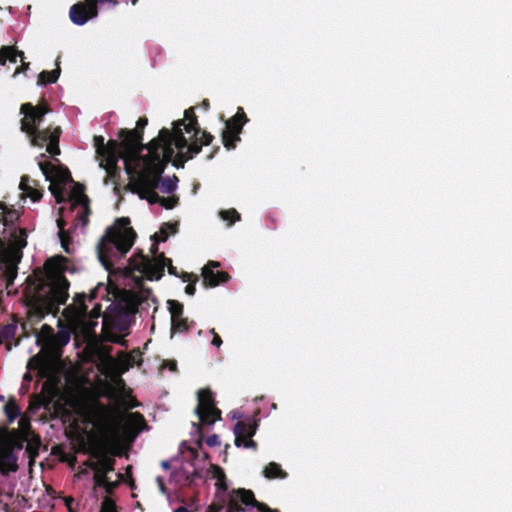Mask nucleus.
I'll return each mask as SVG.
<instances>
[{"label": "nucleus", "mask_w": 512, "mask_h": 512, "mask_svg": "<svg viewBox=\"0 0 512 512\" xmlns=\"http://www.w3.org/2000/svg\"><path fill=\"white\" fill-rule=\"evenodd\" d=\"M197 120L192 108L184 113V119L175 121L170 131L160 130L157 138L148 145H140L142 137L138 131H125L121 134V143H104L101 136L94 137L96 159L99 166L106 170L107 178H113L117 171V162L121 158L130 178L132 192L149 203H160L167 209L173 208L175 197H161L159 192L168 194L174 191L178 179L161 178L164 167L171 161L174 166L183 163L198 154L203 145L210 144L212 136L197 129Z\"/></svg>", "instance_id": "1"}, {"label": "nucleus", "mask_w": 512, "mask_h": 512, "mask_svg": "<svg viewBox=\"0 0 512 512\" xmlns=\"http://www.w3.org/2000/svg\"><path fill=\"white\" fill-rule=\"evenodd\" d=\"M67 259L56 256L49 259L44 270L35 271L27 278L23 293L29 318L40 319L45 314L55 313L67 299L68 282L63 276Z\"/></svg>", "instance_id": "2"}, {"label": "nucleus", "mask_w": 512, "mask_h": 512, "mask_svg": "<svg viewBox=\"0 0 512 512\" xmlns=\"http://www.w3.org/2000/svg\"><path fill=\"white\" fill-rule=\"evenodd\" d=\"M44 156V154H41L38 166L46 180L50 182L49 190L55 197L56 202L62 203L65 200L67 185L71 188L68 200L70 206L68 209L61 207L56 220L61 245L66 252H69L68 236L64 226L69 222H72L75 227L84 226L87 223L89 214L88 198L84 194L83 186L73 183L67 169L54 163L43 161L42 158Z\"/></svg>", "instance_id": "3"}, {"label": "nucleus", "mask_w": 512, "mask_h": 512, "mask_svg": "<svg viewBox=\"0 0 512 512\" xmlns=\"http://www.w3.org/2000/svg\"><path fill=\"white\" fill-rule=\"evenodd\" d=\"M123 386L117 379L110 391L114 406H108L91 399L80 408V415L94 428L105 431L114 441L132 440L144 427V419L139 413H124L120 410L121 400L115 395Z\"/></svg>", "instance_id": "4"}, {"label": "nucleus", "mask_w": 512, "mask_h": 512, "mask_svg": "<svg viewBox=\"0 0 512 512\" xmlns=\"http://www.w3.org/2000/svg\"><path fill=\"white\" fill-rule=\"evenodd\" d=\"M18 213L8 210L0 203V278L6 287L13 283L17 274V264L26 246V233L14 222Z\"/></svg>", "instance_id": "5"}, {"label": "nucleus", "mask_w": 512, "mask_h": 512, "mask_svg": "<svg viewBox=\"0 0 512 512\" xmlns=\"http://www.w3.org/2000/svg\"><path fill=\"white\" fill-rule=\"evenodd\" d=\"M152 256H144L142 254L135 255L131 258L129 265L125 268V277L131 278L139 285V289H131L125 292V298L128 301L129 308L135 307L142 301L150 298V289L144 287L142 280H158L161 278L165 266L171 274H174V268L171 266L170 259L164 257L163 254L156 253V244L151 249Z\"/></svg>", "instance_id": "6"}, {"label": "nucleus", "mask_w": 512, "mask_h": 512, "mask_svg": "<svg viewBox=\"0 0 512 512\" xmlns=\"http://www.w3.org/2000/svg\"><path fill=\"white\" fill-rule=\"evenodd\" d=\"M49 112L48 107L44 104L33 106L30 103L21 105L20 113L23 115L21 119V131L24 132L34 147H46V151L51 155H58L60 149L58 146L60 128L48 127L40 129L44 115Z\"/></svg>", "instance_id": "7"}, {"label": "nucleus", "mask_w": 512, "mask_h": 512, "mask_svg": "<svg viewBox=\"0 0 512 512\" xmlns=\"http://www.w3.org/2000/svg\"><path fill=\"white\" fill-rule=\"evenodd\" d=\"M136 233L127 218L117 219L107 230L98 245V258L110 270L114 263L131 249Z\"/></svg>", "instance_id": "8"}, {"label": "nucleus", "mask_w": 512, "mask_h": 512, "mask_svg": "<svg viewBox=\"0 0 512 512\" xmlns=\"http://www.w3.org/2000/svg\"><path fill=\"white\" fill-rule=\"evenodd\" d=\"M196 413L201 425H211L220 419V411L215 408L212 394L208 389L199 391Z\"/></svg>", "instance_id": "9"}, {"label": "nucleus", "mask_w": 512, "mask_h": 512, "mask_svg": "<svg viewBox=\"0 0 512 512\" xmlns=\"http://www.w3.org/2000/svg\"><path fill=\"white\" fill-rule=\"evenodd\" d=\"M51 332L52 330L44 325L37 342L42 345V351L48 350L50 357L53 359L58 357L57 349L68 343L70 334L68 331L62 330L57 335L53 336Z\"/></svg>", "instance_id": "10"}, {"label": "nucleus", "mask_w": 512, "mask_h": 512, "mask_svg": "<svg viewBox=\"0 0 512 512\" xmlns=\"http://www.w3.org/2000/svg\"><path fill=\"white\" fill-rule=\"evenodd\" d=\"M247 121L242 108H238L236 115L225 122V130L222 133L223 143L226 148H235L236 142L240 140L239 133Z\"/></svg>", "instance_id": "11"}, {"label": "nucleus", "mask_w": 512, "mask_h": 512, "mask_svg": "<svg viewBox=\"0 0 512 512\" xmlns=\"http://www.w3.org/2000/svg\"><path fill=\"white\" fill-rule=\"evenodd\" d=\"M94 470V480L97 486H103L108 491L111 490L116 482L110 481L109 472L113 470V460L105 455H100L96 462L91 465Z\"/></svg>", "instance_id": "12"}, {"label": "nucleus", "mask_w": 512, "mask_h": 512, "mask_svg": "<svg viewBox=\"0 0 512 512\" xmlns=\"http://www.w3.org/2000/svg\"><path fill=\"white\" fill-rule=\"evenodd\" d=\"M253 500L254 496L251 491L238 489L233 491L230 495L229 504L227 506L213 504L209 507L207 512H239V502L248 505L252 503Z\"/></svg>", "instance_id": "13"}, {"label": "nucleus", "mask_w": 512, "mask_h": 512, "mask_svg": "<svg viewBox=\"0 0 512 512\" xmlns=\"http://www.w3.org/2000/svg\"><path fill=\"white\" fill-rule=\"evenodd\" d=\"M256 429L257 424L255 421L248 420L237 422L234 427L235 445L238 447L255 448L256 443L251 440V437L255 434Z\"/></svg>", "instance_id": "14"}, {"label": "nucleus", "mask_w": 512, "mask_h": 512, "mask_svg": "<svg viewBox=\"0 0 512 512\" xmlns=\"http://www.w3.org/2000/svg\"><path fill=\"white\" fill-rule=\"evenodd\" d=\"M70 19L77 25H83L89 19L97 15V7L94 1H85L74 4L70 8Z\"/></svg>", "instance_id": "15"}, {"label": "nucleus", "mask_w": 512, "mask_h": 512, "mask_svg": "<svg viewBox=\"0 0 512 512\" xmlns=\"http://www.w3.org/2000/svg\"><path fill=\"white\" fill-rule=\"evenodd\" d=\"M86 316H87V308L83 303H80L78 306L75 307V314L73 324L74 325H80L83 324L84 327V334L86 337L90 336L92 326L95 324L93 322V319H97L100 316V309L93 308L90 313V320L89 323H86Z\"/></svg>", "instance_id": "16"}, {"label": "nucleus", "mask_w": 512, "mask_h": 512, "mask_svg": "<svg viewBox=\"0 0 512 512\" xmlns=\"http://www.w3.org/2000/svg\"><path fill=\"white\" fill-rule=\"evenodd\" d=\"M19 189L23 200L29 198L32 202H37L42 198V191L38 188V183L28 176L21 178Z\"/></svg>", "instance_id": "17"}, {"label": "nucleus", "mask_w": 512, "mask_h": 512, "mask_svg": "<svg viewBox=\"0 0 512 512\" xmlns=\"http://www.w3.org/2000/svg\"><path fill=\"white\" fill-rule=\"evenodd\" d=\"M219 263L211 262L203 268V278L204 281L209 284V286H216L220 283H224L228 280L229 276L226 272L214 271V268H217Z\"/></svg>", "instance_id": "18"}, {"label": "nucleus", "mask_w": 512, "mask_h": 512, "mask_svg": "<svg viewBox=\"0 0 512 512\" xmlns=\"http://www.w3.org/2000/svg\"><path fill=\"white\" fill-rule=\"evenodd\" d=\"M16 469V458L12 449L6 443L0 442V471L7 472Z\"/></svg>", "instance_id": "19"}, {"label": "nucleus", "mask_w": 512, "mask_h": 512, "mask_svg": "<svg viewBox=\"0 0 512 512\" xmlns=\"http://www.w3.org/2000/svg\"><path fill=\"white\" fill-rule=\"evenodd\" d=\"M206 478L215 482L218 491L224 492L227 490L226 475L218 465L209 464L206 470Z\"/></svg>", "instance_id": "20"}, {"label": "nucleus", "mask_w": 512, "mask_h": 512, "mask_svg": "<svg viewBox=\"0 0 512 512\" xmlns=\"http://www.w3.org/2000/svg\"><path fill=\"white\" fill-rule=\"evenodd\" d=\"M18 58L22 62L23 70H26L29 64L24 62L23 52H19L11 46H4L0 49V65H5L7 62L16 63Z\"/></svg>", "instance_id": "21"}, {"label": "nucleus", "mask_w": 512, "mask_h": 512, "mask_svg": "<svg viewBox=\"0 0 512 512\" xmlns=\"http://www.w3.org/2000/svg\"><path fill=\"white\" fill-rule=\"evenodd\" d=\"M263 474L268 479L280 478L284 479L287 477V473L283 471L279 464L270 462L263 470Z\"/></svg>", "instance_id": "22"}, {"label": "nucleus", "mask_w": 512, "mask_h": 512, "mask_svg": "<svg viewBox=\"0 0 512 512\" xmlns=\"http://www.w3.org/2000/svg\"><path fill=\"white\" fill-rule=\"evenodd\" d=\"M60 75V68L57 67L52 71H43L39 74L38 84L45 85L47 83H55Z\"/></svg>", "instance_id": "23"}, {"label": "nucleus", "mask_w": 512, "mask_h": 512, "mask_svg": "<svg viewBox=\"0 0 512 512\" xmlns=\"http://www.w3.org/2000/svg\"><path fill=\"white\" fill-rule=\"evenodd\" d=\"M176 233V224H164L158 233L154 235L155 242H164L169 235Z\"/></svg>", "instance_id": "24"}, {"label": "nucleus", "mask_w": 512, "mask_h": 512, "mask_svg": "<svg viewBox=\"0 0 512 512\" xmlns=\"http://www.w3.org/2000/svg\"><path fill=\"white\" fill-rule=\"evenodd\" d=\"M126 278H127V279H129V280H131V281L133 282V285H131V283H128V286H131V287H130V289H129V291H130L131 289H135V288H136L137 290L139 289V288H138V287H139V285L137 286V285H136V283H135V281H133V280H132L131 278H129V277H126ZM125 292H128V290H125V291L123 292V295H122V302H123V308H124L125 310H127L128 312H133V311H135V310H136V308H137L139 305L146 304L147 306H149V301H150V300H151L152 302H154V299L152 298V294L150 293V298H149L147 301H142V302L138 303L135 307H133V308H129V306H128V301H127V300H126V298H125Z\"/></svg>", "instance_id": "25"}, {"label": "nucleus", "mask_w": 512, "mask_h": 512, "mask_svg": "<svg viewBox=\"0 0 512 512\" xmlns=\"http://www.w3.org/2000/svg\"><path fill=\"white\" fill-rule=\"evenodd\" d=\"M173 332H183L189 329L190 325L187 318L183 316L176 317L171 320Z\"/></svg>", "instance_id": "26"}, {"label": "nucleus", "mask_w": 512, "mask_h": 512, "mask_svg": "<svg viewBox=\"0 0 512 512\" xmlns=\"http://www.w3.org/2000/svg\"><path fill=\"white\" fill-rule=\"evenodd\" d=\"M5 413L10 422H12L14 419H16L20 413L19 407L16 405V403L12 400H10L5 405Z\"/></svg>", "instance_id": "27"}, {"label": "nucleus", "mask_w": 512, "mask_h": 512, "mask_svg": "<svg viewBox=\"0 0 512 512\" xmlns=\"http://www.w3.org/2000/svg\"><path fill=\"white\" fill-rule=\"evenodd\" d=\"M46 359H44V356L42 355H36L33 358L30 359L28 362V366L30 368H37L42 373L44 371V366L46 365Z\"/></svg>", "instance_id": "28"}, {"label": "nucleus", "mask_w": 512, "mask_h": 512, "mask_svg": "<svg viewBox=\"0 0 512 512\" xmlns=\"http://www.w3.org/2000/svg\"><path fill=\"white\" fill-rule=\"evenodd\" d=\"M168 307L171 314V320L182 316L183 314V306L177 301H168Z\"/></svg>", "instance_id": "29"}, {"label": "nucleus", "mask_w": 512, "mask_h": 512, "mask_svg": "<svg viewBox=\"0 0 512 512\" xmlns=\"http://www.w3.org/2000/svg\"><path fill=\"white\" fill-rule=\"evenodd\" d=\"M220 217L225 221H230V224L239 220V218H240L238 212L234 209L221 211Z\"/></svg>", "instance_id": "30"}, {"label": "nucleus", "mask_w": 512, "mask_h": 512, "mask_svg": "<svg viewBox=\"0 0 512 512\" xmlns=\"http://www.w3.org/2000/svg\"><path fill=\"white\" fill-rule=\"evenodd\" d=\"M101 512H116V507L111 499H104L101 507Z\"/></svg>", "instance_id": "31"}, {"label": "nucleus", "mask_w": 512, "mask_h": 512, "mask_svg": "<svg viewBox=\"0 0 512 512\" xmlns=\"http://www.w3.org/2000/svg\"><path fill=\"white\" fill-rule=\"evenodd\" d=\"M19 429H20L21 434H23V435H26L28 433L29 421L26 418H24V417L20 418Z\"/></svg>", "instance_id": "32"}, {"label": "nucleus", "mask_w": 512, "mask_h": 512, "mask_svg": "<svg viewBox=\"0 0 512 512\" xmlns=\"http://www.w3.org/2000/svg\"><path fill=\"white\" fill-rule=\"evenodd\" d=\"M206 443H207V445H209L211 447L218 446L220 444V440H219V437L214 434V435L207 437Z\"/></svg>", "instance_id": "33"}, {"label": "nucleus", "mask_w": 512, "mask_h": 512, "mask_svg": "<svg viewBox=\"0 0 512 512\" xmlns=\"http://www.w3.org/2000/svg\"><path fill=\"white\" fill-rule=\"evenodd\" d=\"M211 333L214 335L212 344L216 347H220V345L222 344L221 338L219 337V335L215 333L214 329L211 330Z\"/></svg>", "instance_id": "34"}, {"label": "nucleus", "mask_w": 512, "mask_h": 512, "mask_svg": "<svg viewBox=\"0 0 512 512\" xmlns=\"http://www.w3.org/2000/svg\"><path fill=\"white\" fill-rule=\"evenodd\" d=\"M156 481H157V485H158V488H159L160 492L165 494L166 493V487L164 485V482H163L162 478L157 477Z\"/></svg>", "instance_id": "35"}, {"label": "nucleus", "mask_w": 512, "mask_h": 512, "mask_svg": "<svg viewBox=\"0 0 512 512\" xmlns=\"http://www.w3.org/2000/svg\"><path fill=\"white\" fill-rule=\"evenodd\" d=\"M72 504H73V499L71 497L65 498V505L68 508L69 512H75Z\"/></svg>", "instance_id": "36"}, {"label": "nucleus", "mask_w": 512, "mask_h": 512, "mask_svg": "<svg viewBox=\"0 0 512 512\" xmlns=\"http://www.w3.org/2000/svg\"><path fill=\"white\" fill-rule=\"evenodd\" d=\"M185 292L188 294V295H193L195 293V285L194 283H190L186 286L185 288Z\"/></svg>", "instance_id": "37"}, {"label": "nucleus", "mask_w": 512, "mask_h": 512, "mask_svg": "<svg viewBox=\"0 0 512 512\" xmlns=\"http://www.w3.org/2000/svg\"><path fill=\"white\" fill-rule=\"evenodd\" d=\"M257 507H258L260 512H277L275 510L270 509L269 507H267L264 504H257Z\"/></svg>", "instance_id": "38"}, {"label": "nucleus", "mask_w": 512, "mask_h": 512, "mask_svg": "<svg viewBox=\"0 0 512 512\" xmlns=\"http://www.w3.org/2000/svg\"><path fill=\"white\" fill-rule=\"evenodd\" d=\"M164 366H167L172 371H175L176 369V363L173 361L166 362Z\"/></svg>", "instance_id": "39"}, {"label": "nucleus", "mask_w": 512, "mask_h": 512, "mask_svg": "<svg viewBox=\"0 0 512 512\" xmlns=\"http://www.w3.org/2000/svg\"><path fill=\"white\" fill-rule=\"evenodd\" d=\"M146 124H147V119H145V118H140L137 122L138 127H141V128H143Z\"/></svg>", "instance_id": "40"}, {"label": "nucleus", "mask_w": 512, "mask_h": 512, "mask_svg": "<svg viewBox=\"0 0 512 512\" xmlns=\"http://www.w3.org/2000/svg\"><path fill=\"white\" fill-rule=\"evenodd\" d=\"M162 465H163V467H164L165 469H167V468H168V464H167L166 462H163V464H162Z\"/></svg>", "instance_id": "41"}, {"label": "nucleus", "mask_w": 512, "mask_h": 512, "mask_svg": "<svg viewBox=\"0 0 512 512\" xmlns=\"http://www.w3.org/2000/svg\"><path fill=\"white\" fill-rule=\"evenodd\" d=\"M131 2H132V5H135L137 0H132Z\"/></svg>", "instance_id": "42"}, {"label": "nucleus", "mask_w": 512, "mask_h": 512, "mask_svg": "<svg viewBox=\"0 0 512 512\" xmlns=\"http://www.w3.org/2000/svg\"><path fill=\"white\" fill-rule=\"evenodd\" d=\"M186 277L187 278H184V281H188L190 276L186 275Z\"/></svg>", "instance_id": "43"}, {"label": "nucleus", "mask_w": 512, "mask_h": 512, "mask_svg": "<svg viewBox=\"0 0 512 512\" xmlns=\"http://www.w3.org/2000/svg\"><path fill=\"white\" fill-rule=\"evenodd\" d=\"M19 72H20V70H19V69L15 70L14 75H15V74H17V73H19Z\"/></svg>", "instance_id": "44"}]
</instances>
